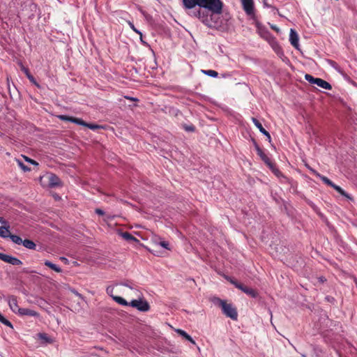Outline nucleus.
I'll return each mask as SVG.
<instances>
[{"instance_id": "nucleus-1", "label": "nucleus", "mask_w": 357, "mask_h": 357, "mask_svg": "<svg viewBox=\"0 0 357 357\" xmlns=\"http://www.w3.org/2000/svg\"><path fill=\"white\" fill-rule=\"evenodd\" d=\"M222 8L221 0H199V8L192 10L189 15L198 18L207 27L217 29L221 26L218 15L222 13Z\"/></svg>"}, {"instance_id": "nucleus-2", "label": "nucleus", "mask_w": 357, "mask_h": 357, "mask_svg": "<svg viewBox=\"0 0 357 357\" xmlns=\"http://www.w3.org/2000/svg\"><path fill=\"white\" fill-rule=\"evenodd\" d=\"M309 169L311 171V172L314 176H316L317 178H319L320 180H321L325 184H326L327 185L333 188L337 192H339L341 195H342V196H344V197H345L347 198L351 199L349 195L341 187H340L339 185L335 184L328 178H327L325 176H323V175L320 174L318 172H317L316 170H314V169H313L312 168H309Z\"/></svg>"}, {"instance_id": "nucleus-3", "label": "nucleus", "mask_w": 357, "mask_h": 357, "mask_svg": "<svg viewBox=\"0 0 357 357\" xmlns=\"http://www.w3.org/2000/svg\"><path fill=\"white\" fill-rule=\"evenodd\" d=\"M309 169L311 171V172L314 176H316L317 178H319L320 180H321L325 184H326L327 185L333 188L337 192H339L341 195H342V196H344V197H345L347 198L351 199L349 195L341 187H340L339 185L335 184L328 178H327L325 176H323V175L320 174L318 172H317L316 170H314V169H313L312 168H309Z\"/></svg>"}, {"instance_id": "nucleus-4", "label": "nucleus", "mask_w": 357, "mask_h": 357, "mask_svg": "<svg viewBox=\"0 0 357 357\" xmlns=\"http://www.w3.org/2000/svg\"><path fill=\"white\" fill-rule=\"evenodd\" d=\"M129 306H131L132 307H135L140 312H147L150 309V305L149 303L145 300H137L134 299L131 301L129 303Z\"/></svg>"}, {"instance_id": "nucleus-5", "label": "nucleus", "mask_w": 357, "mask_h": 357, "mask_svg": "<svg viewBox=\"0 0 357 357\" xmlns=\"http://www.w3.org/2000/svg\"><path fill=\"white\" fill-rule=\"evenodd\" d=\"M222 310L225 315L227 317L231 318L233 320H236L238 317V313L235 307L231 303L225 302L222 306Z\"/></svg>"}, {"instance_id": "nucleus-6", "label": "nucleus", "mask_w": 357, "mask_h": 357, "mask_svg": "<svg viewBox=\"0 0 357 357\" xmlns=\"http://www.w3.org/2000/svg\"><path fill=\"white\" fill-rule=\"evenodd\" d=\"M0 259L14 266H20L22 264L21 260L11 255L0 252Z\"/></svg>"}, {"instance_id": "nucleus-7", "label": "nucleus", "mask_w": 357, "mask_h": 357, "mask_svg": "<svg viewBox=\"0 0 357 357\" xmlns=\"http://www.w3.org/2000/svg\"><path fill=\"white\" fill-rule=\"evenodd\" d=\"M10 309L15 314H18L21 307L17 304V297L15 296H10L6 298Z\"/></svg>"}, {"instance_id": "nucleus-8", "label": "nucleus", "mask_w": 357, "mask_h": 357, "mask_svg": "<svg viewBox=\"0 0 357 357\" xmlns=\"http://www.w3.org/2000/svg\"><path fill=\"white\" fill-rule=\"evenodd\" d=\"M289 42H290L291 45L294 47H295V49L299 50V47H300L299 37H298L297 32L294 29H290Z\"/></svg>"}, {"instance_id": "nucleus-9", "label": "nucleus", "mask_w": 357, "mask_h": 357, "mask_svg": "<svg viewBox=\"0 0 357 357\" xmlns=\"http://www.w3.org/2000/svg\"><path fill=\"white\" fill-rule=\"evenodd\" d=\"M49 186L51 188L59 187L62 185L60 178L54 174H50L47 176Z\"/></svg>"}, {"instance_id": "nucleus-10", "label": "nucleus", "mask_w": 357, "mask_h": 357, "mask_svg": "<svg viewBox=\"0 0 357 357\" xmlns=\"http://www.w3.org/2000/svg\"><path fill=\"white\" fill-rule=\"evenodd\" d=\"M243 8L248 15H251L254 12L253 0H241Z\"/></svg>"}, {"instance_id": "nucleus-11", "label": "nucleus", "mask_w": 357, "mask_h": 357, "mask_svg": "<svg viewBox=\"0 0 357 357\" xmlns=\"http://www.w3.org/2000/svg\"><path fill=\"white\" fill-rule=\"evenodd\" d=\"M257 29L260 36L265 39L267 42H268L274 37L266 28L258 26Z\"/></svg>"}, {"instance_id": "nucleus-12", "label": "nucleus", "mask_w": 357, "mask_h": 357, "mask_svg": "<svg viewBox=\"0 0 357 357\" xmlns=\"http://www.w3.org/2000/svg\"><path fill=\"white\" fill-rule=\"evenodd\" d=\"M20 316H29V317H38L39 314L31 309L29 308H22L20 310V312L18 314Z\"/></svg>"}, {"instance_id": "nucleus-13", "label": "nucleus", "mask_w": 357, "mask_h": 357, "mask_svg": "<svg viewBox=\"0 0 357 357\" xmlns=\"http://www.w3.org/2000/svg\"><path fill=\"white\" fill-rule=\"evenodd\" d=\"M238 289L241 290L243 292L254 298H257L258 296V294L255 290L252 288L245 287L243 284H242V286H239Z\"/></svg>"}, {"instance_id": "nucleus-14", "label": "nucleus", "mask_w": 357, "mask_h": 357, "mask_svg": "<svg viewBox=\"0 0 357 357\" xmlns=\"http://www.w3.org/2000/svg\"><path fill=\"white\" fill-rule=\"evenodd\" d=\"M268 43L276 54H280L282 53V50L275 37H273Z\"/></svg>"}, {"instance_id": "nucleus-15", "label": "nucleus", "mask_w": 357, "mask_h": 357, "mask_svg": "<svg viewBox=\"0 0 357 357\" xmlns=\"http://www.w3.org/2000/svg\"><path fill=\"white\" fill-rule=\"evenodd\" d=\"M252 121L253 123L255 124V126L259 130V131L262 134H264L266 137H267L268 139L270 140L271 135H270L269 132L264 128L261 123L255 118H252Z\"/></svg>"}, {"instance_id": "nucleus-16", "label": "nucleus", "mask_w": 357, "mask_h": 357, "mask_svg": "<svg viewBox=\"0 0 357 357\" xmlns=\"http://www.w3.org/2000/svg\"><path fill=\"white\" fill-rule=\"evenodd\" d=\"M183 3L186 9H193L196 6H199V0H183Z\"/></svg>"}, {"instance_id": "nucleus-17", "label": "nucleus", "mask_w": 357, "mask_h": 357, "mask_svg": "<svg viewBox=\"0 0 357 357\" xmlns=\"http://www.w3.org/2000/svg\"><path fill=\"white\" fill-rule=\"evenodd\" d=\"M255 148L257 152L258 155L261 158V160L266 163L267 165H270V160L268 157L264 153V151L260 149V147L256 144Z\"/></svg>"}, {"instance_id": "nucleus-18", "label": "nucleus", "mask_w": 357, "mask_h": 357, "mask_svg": "<svg viewBox=\"0 0 357 357\" xmlns=\"http://www.w3.org/2000/svg\"><path fill=\"white\" fill-rule=\"evenodd\" d=\"M138 10L140 12V13L143 15V17H144V20L146 21V22L148 24H149L150 25L154 24L153 17L150 14L146 13L142 8H139Z\"/></svg>"}, {"instance_id": "nucleus-19", "label": "nucleus", "mask_w": 357, "mask_h": 357, "mask_svg": "<svg viewBox=\"0 0 357 357\" xmlns=\"http://www.w3.org/2000/svg\"><path fill=\"white\" fill-rule=\"evenodd\" d=\"M316 85L327 90H331L332 89L331 84L321 78H319L318 80L316 81Z\"/></svg>"}, {"instance_id": "nucleus-20", "label": "nucleus", "mask_w": 357, "mask_h": 357, "mask_svg": "<svg viewBox=\"0 0 357 357\" xmlns=\"http://www.w3.org/2000/svg\"><path fill=\"white\" fill-rule=\"evenodd\" d=\"M10 234H11L10 233V231H9V226L0 227V237L3 238H9Z\"/></svg>"}, {"instance_id": "nucleus-21", "label": "nucleus", "mask_w": 357, "mask_h": 357, "mask_svg": "<svg viewBox=\"0 0 357 357\" xmlns=\"http://www.w3.org/2000/svg\"><path fill=\"white\" fill-rule=\"evenodd\" d=\"M26 248H28L29 250H35L36 248V243L29 239H25L23 240L22 243Z\"/></svg>"}, {"instance_id": "nucleus-22", "label": "nucleus", "mask_w": 357, "mask_h": 357, "mask_svg": "<svg viewBox=\"0 0 357 357\" xmlns=\"http://www.w3.org/2000/svg\"><path fill=\"white\" fill-rule=\"evenodd\" d=\"M176 332L179 335H181L182 337H183L185 340H188L189 342H190L192 344H195V340L185 331H184L181 329H177Z\"/></svg>"}, {"instance_id": "nucleus-23", "label": "nucleus", "mask_w": 357, "mask_h": 357, "mask_svg": "<svg viewBox=\"0 0 357 357\" xmlns=\"http://www.w3.org/2000/svg\"><path fill=\"white\" fill-rule=\"evenodd\" d=\"M44 264L46 266L50 268L51 269L54 270L56 273L61 272V268L59 266H57L55 264H53L52 262H51L50 261H45Z\"/></svg>"}, {"instance_id": "nucleus-24", "label": "nucleus", "mask_w": 357, "mask_h": 357, "mask_svg": "<svg viewBox=\"0 0 357 357\" xmlns=\"http://www.w3.org/2000/svg\"><path fill=\"white\" fill-rule=\"evenodd\" d=\"M113 300L116 301L118 304L123 306H128L130 303L128 301H126L123 298L118 296H113Z\"/></svg>"}, {"instance_id": "nucleus-25", "label": "nucleus", "mask_w": 357, "mask_h": 357, "mask_svg": "<svg viewBox=\"0 0 357 357\" xmlns=\"http://www.w3.org/2000/svg\"><path fill=\"white\" fill-rule=\"evenodd\" d=\"M202 73L211 77H217L218 75V72L213 70H202Z\"/></svg>"}, {"instance_id": "nucleus-26", "label": "nucleus", "mask_w": 357, "mask_h": 357, "mask_svg": "<svg viewBox=\"0 0 357 357\" xmlns=\"http://www.w3.org/2000/svg\"><path fill=\"white\" fill-rule=\"evenodd\" d=\"M280 180L281 183H289L291 187L294 186L295 182L292 179L287 178L284 175H282L281 178H280Z\"/></svg>"}, {"instance_id": "nucleus-27", "label": "nucleus", "mask_w": 357, "mask_h": 357, "mask_svg": "<svg viewBox=\"0 0 357 357\" xmlns=\"http://www.w3.org/2000/svg\"><path fill=\"white\" fill-rule=\"evenodd\" d=\"M9 238L14 243L17 245H22V243L23 240L19 236L10 234Z\"/></svg>"}, {"instance_id": "nucleus-28", "label": "nucleus", "mask_w": 357, "mask_h": 357, "mask_svg": "<svg viewBox=\"0 0 357 357\" xmlns=\"http://www.w3.org/2000/svg\"><path fill=\"white\" fill-rule=\"evenodd\" d=\"M0 322L11 328H13V324L11 322L6 319L1 313H0Z\"/></svg>"}, {"instance_id": "nucleus-29", "label": "nucleus", "mask_w": 357, "mask_h": 357, "mask_svg": "<svg viewBox=\"0 0 357 357\" xmlns=\"http://www.w3.org/2000/svg\"><path fill=\"white\" fill-rule=\"evenodd\" d=\"M211 301L213 304L219 305L220 307L224 305V303L226 302L224 300H222L218 297H213L211 298Z\"/></svg>"}, {"instance_id": "nucleus-30", "label": "nucleus", "mask_w": 357, "mask_h": 357, "mask_svg": "<svg viewBox=\"0 0 357 357\" xmlns=\"http://www.w3.org/2000/svg\"><path fill=\"white\" fill-rule=\"evenodd\" d=\"M305 79L310 84H316V81L318 80L319 77H314L310 74H306L305 75Z\"/></svg>"}, {"instance_id": "nucleus-31", "label": "nucleus", "mask_w": 357, "mask_h": 357, "mask_svg": "<svg viewBox=\"0 0 357 357\" xmlns=\"http://www.w3.org/2000/svg\"><path fill=\"white\" fill-rule=\"evenodd\" d=\"M114 285H116V286L121 285V286L127 287L130 288V289H135L134 285H132V283L130 282H117Z\"/></svg>"}, {"instance_id": "nucleus-32", "label": "nucleus", "mask_w": 357, "mask_h": 357, "mask_svg": "<svg viewBox=\"0 0 357 357\" xmlns=\"http://www.w3.org/2000/svg\"><path fill=\"white\" fill-rule=\"evenodd\" d=\"M85 127H87L88 128H89L92 130H96L97 129L103 128L102 126H101L100 125L95 124V123H86Z\"/></svg>"}, {"instance_id": "nucleus-33", "label": "nucleus", "mask_w": 357, "mask_h": 357, "mask_svg": "<svg viewBox=\"0 0 357 357\" xmlns=\"http://www.w3.org/2000/svg\"><path fill=\"white\" fill-rule=\"evenodd\" d=\"M122 236L127 241H137L136 238L128 232H124L122 234Z\"/></svg>"}, {"instance_id": "nucleus-34", "label": "nucleus", "mask_w": 357, "mask_h": 357, "mask_svg": "<svg viewBox=\"0 0 357 357\" xmlns=\"http://www.w3.org/2000/svg\"><path fill=\"white\" fill-rule=\"evenodd\" d=\"M71 122L74 123L75 124H77V125L83 126H85L86 123V122L84 121L82 119L75 118V117H73V120H71Z\"/></svg>"}, {"instance_id": "nucleus-35", "label": "nucleus", "mask_w": 357, "mask_h": 357, "mask_svg": "<svg viewBox=\"0 0 357 357\" xmlns=\"http://www.w3.org/2000/svg\"><path fill=\"white\" fill-rule=\"evenodd\" d=\"M114 285H111V286H108L106 289V292L107 294L111 296L112 298H113V296H115L114 294H113V292H114Z\"/></svg>"}, {"instance_id": "nucleus-36", "label": "nucleus", "mask_w": 357, "mask_h": 357, "mask_svg": "<svg viewBox=\"0 0 357 357\" xmlns=\"http://www.w3.org/2000/svg\"><path fill=\"white\" fill-rule=\"evenodd\" d=\"M17 162L18 165L20 166V167L21 169H22L24 172L30 170V168L25 166L24 164L23 163V162H22L20 160H17Z\"/></svg>"}, {"instance_id": "nucleus-37", "label": "nucleus", "mask_w": 357, "mask_h": 357, "mask_svg": "<svg viewBox=\"0 0 357 357\" xmlns=\"http://www.w3.org/2000/svg\"><path fill=\"white\" fill-rule=\"evenodd\" d=\"M227 280L228 281H229L232 284H234L238 289L239 286H242V284L238 282L236 280L232 279L231 278L227 277Z\"/></svg>"}, {"instance_id": "nucleus-38", "label": "nucleus", "mask_w": 357, "mask_h": 357, "mask_svg": "<svg viewBox=\"0 0 357 357\" xmlns=\"http://www.w3.org/2000/svg\"><path fill=\"white\" fill-rule=\"evenodd\" d=\"M59 119L65 121H70L71 122V120H73L72 116H66V115H59Z\"/></svg>"}, {"instance_id": "nucleus-39", "label": "nucleus", "mask_w": 357, "mask_h": 357, "mask_svg": "<svg viewBox=\"0 0 357 357\" xmlns=\"http://www.w3.org/2000/svg\"><path fill=\"white\" fill-rule=\"evenodd\" d=\"M128 24L130 26V27L137 33H138L139 35H140V36H142V33L140 31H139L138 29H137L135 26V25L133 24L132 22H128Z\"/></svg>"}, {"instance_id": "nucleus-40", "label": "nucleus", "mask_w": 357, "mask_h": 357, "mask_svg": "<svg viewBox=\"0 0 357 357\" xmlns=\"http://www.w3.org/2000/svg\"><path fill=\"white\" fill-rule=\"evenodd\" d=\"M159 245L165 248L166 250H170L169 248V243L167 241H160L159 242Z\"/></svg>"}, {"instance_id": "nucleus-41", "label": "nucleus", "mask_w": 357, "mask_h": 357, "mask_svg": "<svg viewBox=\"0 0 357 357\" xmlns=\"http://www.w3.org/2000/svg\"><path fill=\"white\" fill-rule=\"evenodd\" d=\"M184 129L188 132H194L195 128L193 125H186L184 126Z\"/></svg>"}, {"instance_id": "nucleus-42", "label": "nucleus", "mask_w": 357, "mask_h": 357, "mask_svg": "<svg viewBox=\"0 0 357 357\" xmlns=\"http://www.w3.org/2000/svg\"><path fill=\"white\" fill-rule=\"evenodd\" d=\"M39 335V337L41 339V340H43L47 342H50V338L48 337V336L47 335V334L45 333H39L38 334Z\"/></svg>"}, {"instance_id": "nucleus-43", "label": "nucleus", "mask_w": 357, "mask_h": 357, "mask_svg": "<svg viewBox=\"0 0 357 357\" xmlns=\"http://www.w3.org/2000/svg\"><path fill=\"white\" fill-rule=\"evenodd\" d=\"M26 77L32 83H33L37 86H39V85L36 83L34 77L31 74H29L28 75H26Z\"/></svg>"}, {"instance_id": "nucleus-44", "label": "nucleus", "mask_w": 357, "mask_h": 357, "mask_svg": "<svg viewBox=\"0 0 357 357\" xmlns=\"http://www.w3.org/2000/svg\"><path fill=\"white\" fill-rule=\"evenodd\" d=\"M24 158L26 160V161H27L28 162L31 163V164H33V165H38V162H36L35 160H32V159H30L26 156H24Z\"/></svg>"}, {"instance_id": "nucleus-45", "label": "nucleus", "mask_w": 357, "mask_h": 357, "mask_svg": "<svg viewBox=\"0 0 357 357\" xmlns=\"http://www.w3.org/2000/svg\"><path fill=\"white\" fill-rule=\"evenodd\" d=\"M21 69L25 73L26 75L30 74L29 69L24 67L23 65H21Z\"/></svg>"}, {"instance_id": "nucleus-46", "label": "nucleus", "mask_w": 357, "mask_h": 357, "mask_svg": "<svg viewBox=\"0 0 357 357\" xmlns=\"http://www.w3.org/2000/svg\"><path fill=\"white\" fill-rule=\"evenodd\" d=\"M262 2L264 8H272L273 9H275V7H273L271 5L268 4L267 1H262Z\"/></svg>"}, {"instance_id": "nucleus-47", "label": "nucleus", "mask_w": 357, "mask_h": 357, "mask_svg": "<svg viewBox=\"0 0 357 357\" xmlns=\"http://www.w3.org/2000/svg\"><path fill=\"white\" fill-rule=\"evenodd\" d=\"M274 174L277 176L278 178H281V176L283 175L282 173L279 171L278 169H275L273 171Z\"/></svg>"}, {"instance_id": "nucleus-48", "label": "nucleus", "mask_w": 357, "mask_h": 357, "mask_svg": "<svg viewBox=\"0 0 357 357\" xmlns=\"http://www.w3.org/2000/svg\"><path fill=\"white\" fill-rule=\"evenodd\" d=\"M96 213L98 215H102L105 213V212L102 209H100V208H96Z\"/></svg>"}, {"instance_id": "nucleus-49", "label": "nucleus", "mask_w": 357, "mask_h": 357, "mask_svg": "<svg viewBox=\"0 0 357 357\" xmlns=\"http://www.w3.org/2000/svg\"><path fill=\"white\" fill-rule=\"evenodd\" d=\"M329 63H330L331 66H333L334 68H337V64L336 63V62L330 60Z\"/></svg>"}, {"instance_id": "nucleus-50", "label": "nucleus", "mask_w": 357, "mask_h": 357, "mask_svg": "<svg viewBox=\"0 0 357 357\" xmlns=\"http://www.w3.org/2000/svg\"><path fill=\"white\" fill-rule=\"evenodd\" d=\"M0 223L2 225H6L7 221L5 220L3 217H0Z\"/></svg>"}, {"instance_id": "nucleus-51", "label": "nucleus", "mask_w": 357, "mask_h": 357, "mask_svg": "<svg viewBox=\"0 0 357 357\" xmlns=\"http://www.w3.org/2000/svg\"><path fill=\"white\" fill-rule=\"evenodd\" d=\"M271 27L272 29L275 30L277 32L280 31V29L275 25H271Z\"/></svg>"}, {"instance_id": "nucleus-52", "label": "nucleus", "mask_w": 357, "mask_h": 357, "mask_svg": "<svg viewBox=\"0 0 357 357\" xmlns=\"http://www.w3.org/2000/svg\"><path fill=\"white\" fill-rule=\"evenodd\" d=\"M326 299L328 301H331L333 300H334V298L333 297H331V296H326Z\"/></svg>"}, {"instance_id": "nucleus-53", "label": "nucleus", "mask_w": 357, "mask_h": 357, "mask_svg": "<svg viewBox=\"0 0 357 357\" xmlns=\"http://www.w3.org/2000/svg\"><path fill=\"white\" fill-rule=\"evenodd\" d=\"M319 280H320L321 282H324V281H325V279H324V278H322V277H321V278H319Z\"/></svg>"}, {"instance_id": "nucleus-54", "label": "nucleus", "mask_w": 357, "mask_h": 357, "mask_svg": "<svg viewBox=\"0 0 357 357\" xmlns=\"http://www.w3.org/2000/svg\"><path fill=\"white\" fill-rule=\"evenodd\" d=\"M126 98L128 99H130V100H136L135 98H129V97H126Z\"/></svg>"}, {"instance_id": "nucleus-55", "label": "nucleus", "mask_w": 357, "mask_h": 357, "mask_svg": "<svg viewBox=\"0 0 357 357\" xmlns=\"http://www.w3.org/2000/svg\"><path fill=\"white\" fill-rule=\"evenodd\" d=\"M301 357H306V356L305 354H302Z\"/></svg>"}]
</instances>
